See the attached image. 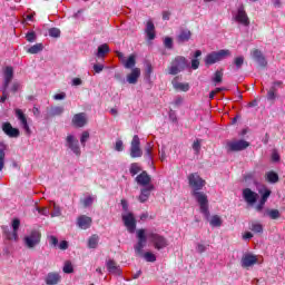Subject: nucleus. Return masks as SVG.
Instances as JSON below:
<instances>
[{
    "instance_id": "f257e3e1",
    "label": "nucleus",
    "mask_w": 285,
    "mask_h": 285,
    "mask_svg": "<svg viewBox=\"0 0 285 285\" xmlns=\"http://www.w3.org/2000/svg\"><path fill=\"white\" fill-rule=\"evenodd\" d=\"M136 237L138 239L137 244L134 246L136 255H144V248H146L147 242H149L156 250L168 248V238L153 229H138Z\"/></svg>"
},
{
    "instance_id": "f03ea898",
    "label": "nucleus",
    "mask_w": 285,
    "mask_h": 285,
    "mask_svg": "<svg viewBox=\"0 0 285 285\" xmlns=\"http://www.w3.org/2000/svg\"><path fill=\"white\" fill-rule=\"evenodd\" d=\"M188 184L191 188L193 197H195L196 202L199 204L200 213L208 219V217H210L208 196L204 191H199L206 186V180H204L199 174L194 173L188 176Z\"/></svg>"
},
{
    "instance_id": "7ed1b4c3",
    "label": "nucleus",
    "mask_w": 285,
    "mask_h": 285,
    "mask_svg": "<svg viewBox=\"0 0 285 285\" xmlns=\"http://www.w3.org/2000/svg\"><path fill=\"white\" fill-rule=\"evenodd\" d=\"M227 57H230V50L228 49L213 51L206 56L205 63L206 66H213L214 63H218V61H224Z\"/></svg>"
},
{
    "instance_id": "20e7f679",
    "label": "nucleus",
    "mask_w": 285,
    "mask_h": 285,
    "mask_svg": "<svg viewBox=\"0 0 285 285\" xmlns=\"http://www.w3.org/2000/svg\"><path fill=\"white\" fill-rule=\"evenodd\" d=\"M186 68H188V60H186L181 56H178L171 61V65L169 67V73L179 75V72L186 70Z\"/></svg>"
},
{
    "instance_id": "39448f33",
    "label": "nucleus",
    "mask_w": 285,
    "mask_h": 285,
    "mask_svg": "<svg viewBox=\"0 0 285 285\" xmlns=\"http://www.w3.org/2000/svg\"><path fill=\"white\" fill-rule=\"evenodd\" d=\"M66 147L71 150L76 157H81V146H79V140L77 139V136L69 134L66 137Z\"/></svg>"
},
{
    "instance_id": "423d86ee",
    "label": "nucleus",
    "mask_w": 285,
    "mask_h": 285,
    "mask_svg": "<svg viewBox=\"0 0 285 285\" xmlns=\"http://www.w3.org/2000/svg\"><path fill=\"white\" fill-rule=\"evenodd\" d=\"M250 146L249 141L246 140H228L226 142V149L228 153H239L242 150H246Z\"/></svg>"
},
{
    "instance_id": "0eeeda50",
    "label": "nucleus",
    "mask_w": 285,
    "mask_h": 285,
    "mask_svg": "<svg viewBox=\"0 0 285 285\" xmlns=\"http://www.w3.org/2000/svg\"><path fill=\"white\" fill-rule=\"evenodd\" d=\"M23 242L27 248H36V246L41 244V233H39V230H32L30 234L24 236Z\"/></svg>"
},
{
    "instance_id": "6e6552de",
    "label": "nucleus",
    "mask_w": 285,
    "mask_h": 285,
    "mask_svg": "<svg viewBox=\"0 0 285 285\" xmlns=\"http://www.w3.org/2000/svg\"><path fill=\"white\" fill-rule=\"evenodd\" d=\"M142 155L144 151L141 150V140L139 139V136L135 135L130 144V157L132 159H137Z\"/></svg>"
},
{
    "instance_id": "1a4fd4ad",
    "label": "nucleus",
    "mask_w": 285,
    "mask_h": 285,
    "mask_svg": "<svg viewBox=\"0 0 285 285\" xmlns=\"http://www.w3.org/2000/svg\"><path fill=\"white\" fill-rule=\"evenodd\" d=\"M14 115L26 135H32V130L30 129V125L28 124V116L23 112V110L16 108Z\"/></svg>"
},
{
    "instance_id": "9d476101",
    "label": "nucleus",
    "mask_w": 285,
    "mask_h": 285,
    "mask_svg": "<svg viewBox=\"0 0 285 285\" xmlns=\"http://www.w3.org/2000/svg\"><path fill=\"white\" fill-rule=\"evenodd\" d=\"M233 19L236 23H240V26H250V20L248 19V14L246 13V10H244L243 4L233 13Z\"/></svg>"
},
{
    "instance_id": "9b49d317",
    "label": "nucleus",
    "mask_w": 285,
    "mask_h": 285,
    "mask_svg": "<svg viewBox=\"0 0 285 285\" xmlns=\"http://www.w3.org/2000/svg\"><path fill=\"white\" fill-rule=\"evenodd\" d=\"M122 222L128 233H135V230L137 229V220L135 219V214H132L131 212L124 213Z\"/></svg>"
},
{
    "instance_id": "f8f14e48",
    "label": "nucleus",
    "mask_w": 285,
    "mask_h": 285,
    "mask_svg": "<svg viewBox=\"0 0 285 285\" xmlns=\"http://www.w3.org/2000/svg\"><path fill=\"white\" fill-rule=\"evenodd\" d=\"M255 264H262V262H259V258L253 254H245L240 259L243 268H250L252 266H255Z\"/></svg>"
},
{
    "instance_id": "ddd939ff",
    "label": "nucleus",
    "mask_w": 285,
    "mask_h": 285,
    "mask_svg": "<svg viewBox=\"0 0 285 285\" xmlns=\"http://www.w3.org/2000/svg\"><path fill=\"white\" fill-rule=\"evenodd\" d=\"M153 150H155V144L147 142L145 146L144 159L149 166L155 165V154L153 153Z\"/></svg>"
},
{
    "instance_id": "4468645a",
    "label": "nucleus",
    "mask_w": 285,
    "mask_h": 285,
    "mask_svg": "<svg viewBox=\"0 0 285 285\" xmlns=\"http://www.w3.org/2000/svg\"><path fill=\"white\" fill-rule=\"evenodd\" d=\"M2 132H4V135H7V137H10V139H17V137H19V135H21L19 129L12 127V124H10V122L2 124Z\"/></svg>"
},
{
    "instance_id": "2eb2a0df",
    "label": "nucleus",
    "mask_w": 285,
    "mask_h": 285,
    "mask_svg": "<svg viewBox=\"0 0 285 285\" xmlns=\"http://www.w3.org/2000/svg\"><path fill=\"white\" fill-rule=\"evenodd\" d=\"M2 75H3V88L4 90H8V86H10V81H12V79H14V69L10 66L4 67L2 70Z\"/></svg>"
},
{
    "instance_id": "dca6fc26",
    "label": "nucleus",
    "mask_w": 285,
    "mask_h": 285,
    "mask_svg": "<svg viewBox=\"0 0 285 285\" xmlns=\"http://www.w3.org/2000/svg\"><path fill=\"white\" fill-rule=\"evenodd\" d=\"M258 197L259 195L253 191V189L250 188H245L243 190V199H245L246 204H248L249 206H253V204L257 202Z\"/></svg>"
},
{
    "instance_id": "f3484780",
    "label": "nucleus",
    "mask_w": 285,
    "mask_h": 285,
    "mask_svg": "<svg viewBox=\"0 0 285 285\" xmlns=\"http://www.w3.org/2000/svg\"><path fill=\"white\" fill-rule=\"evenodd\" d=\"M71 124L76 128H83V126H86V124H88V116H86L85 112L76 114L72 117Z\"/></svg>"
},
{
    "instance_id": "a211bd4d",
    "label": "nucleus",
    "mask_w": 285,
    "mask_h": 285,
    "mask_svg": "<svg viewBox=\"0 0 285 285\" xmlns=\"http://www.w3.org/2000/svg\"><path fill=\"white\" fill-rule=\"evenodd\" d=\"M77 226L81 230H88L92 226V218L90 216L81 215L77 218Z\"/></svg>"
},
{
    "instance_id": "6ab92c4d",
    "label": "nucleus",
    "mask_w": 285,
    "mask_h": 285,
    "mask_svg": "<svg viewBox=\"0 0 285 285\" xmlns=\"http://www.w3.org/2000/svg\"><path fill=\"white\" fill-rule=\"evenodd\" d=\"M153 190H155V185L142 187L140 189V195L138 196V202H140V204H146V202L150 199V193H153Z\"/></svg>"
},
{
    "instance_id": "aec40b11",
    "label": "nucleus",
    "mask_w": 285,
    "mask_h": 285,
    "mask_svg": "<svg viewBox=\"0 0 285 285\" xmlns=\"http://www.w3.org/2000/svg\"><path fill=\"white\" fill-rule=\"evenodd\" d=\"M136 181H137L138 186H144V188H146L148 186H153V184H150V181H153V178H150V175H148L147 171L140 173L136 177Z\"/></svg>"
},
{
    "instance_id": "412c9836",
    "label": "nucleus",
    "mask_w": 285,
    "mask_h": 285,
    "mask_svg": "<svg viewBox=\"0 0 285 285\" xmlns=\"http://www.w3.org/2000/svg\"><path fill=\"white\" fill-rule=\"evenodd\" d=\"M252 57L258 63V66H261L262 68H266L268 62L266 61V58L264 57L262 51L255 49L254 51H252Z\"/></svg>"
},
{
    "instance_id": "4be33fe9",
    "label": "nucleus",
    "mask_w": 285,
    "mask_h": 285,
    "mask_svg": "<svg viewBox=\"0 0 285 285\" xmlns=\"http://www.w3.org/2000/svg\"><path fill=\"white\" fill-rule=\"evenodd\" d=\"M171 83L175 90H180V92H188L190 90V85L188 82H179V78H175Z\"/></svg>"
},
{
    "instance_id": "5701e85b",
    "label": "nucleus",
    "mask_w": 285,
    "mask_h": 285,
    "mask_svg": "<svg viewBox=\"0 0 285 285\" xmlns=\"http://www.w3.org/2000/svg\"><path fill=\"white\" fill-rule=\"evenodd\" d=\"M145 33L147 35L148 41H153L155 37H157L155 32V23H153V20L147 21Z\"/></svg>"
},
{
    "instance_id": "b1692460",
    "label": "nucleus",
    "mask_w": 285,
    "mask_h": 285,
    "mask_svg": "<svg viewBox=\"0 0 285 285\" xmlns=\"http://www.w3.org/2000/svg\"><path fill=\"white\" fill-rule=\"evenodd\" d=\"M61 282V275L57 272H51L46 277L47 285H56Z\"/></svg>"
},
{
    "instance_id": "393cba45",
    "label": "nucleus",
    "mask_w": 285,
    "mask_h": 285,
    "mask_svg": "<svg viewBox=\"0 0 285 285\" xmlns=\"http://www.w3.org/2000/svg\"><path fill=\"white\" fill-rule=\"evenodd\" d=\"M139 77H141V69L134 68L129 75H127V81L128 83H137Z\"/></svg>"
},
{
    "instance_id": "a878e982",
    "label": "nucleus",
    "mask_w": 285,
    "mask_h": 285,
    "mask_svg": "<svg viewBox=\"0 0 285 285\" xmlns=\"http://www.w3.org/2000/svg\"><path fill=\"white\" fill-rule=\"evenodd\" d=\"M107 271H109L111 275H121V267H119L112 259L107 262Z\"/></svg>"
},
{
    "instance_id": "bb28decb",
    "label": "nucleus",
    "mask_w": 285,
    "mask_h": 285,
    "mask_svg": "<svg viewBox=\"0 0 285 285\" xmlns=\"http://www.w3.org/2000/svg\"><path fill=\"white\" fill-rule=\"evenodd\" d=\"M19 226H21V220H19V218H14L12 220V228H13V233L12 234H7V237L9 239H14V242H17V239L19 238L17 230H19Z\"/></svg>"
},
{
    "instance_id": "cd10ccee",
    "label": "nucleus",
    "mask_w": 285,
    "mask_h": 285,
    "mask_svg": "<svg viewBox=\"0 0 285 285\" xmlns=\"http://www.w3.org/2000/svg\"><path fill=\"white\" fill-rule=\"evenodd\" d=\"M190 37H193V33L188 29H181L179 35L177 36V41L179 43H185V41H190Z\"/></svg>"
},
{
    "instance_id": "c85d7f7f",
    "label": "nucleus",
    "mask_w": 285,
    "mask_h": 285,
    "mask_svg": "<svg viewBox=\"0 0 285 285\" xmlns=\"http://www.w3.org/2000/svg\"><path fill=\"white\" fill-rule=\"evenodd\" d=\"M122 65L125 68L130 70V68H135V66L137 65V58L135 57V55H131L128 57L127 60H122Z\"/></svg>"
},
{
    "instance_id": "c756f323",
    "label": "nucleus",
    "mask_w": 285,
    "mask_h": 285,
    "mask_svg": "<svg viewBox=\"0 0 285 285\" xmlns=\"http://www.w3.org/2000/svg\"><path fill=\"white\" fill-rule=\"evenodd\" d=\"M265 179L269 184H277L279 181V175H277V173H275V171H267L265 174Z\"/></svg>"
},
{
    "instance_id": "7c9ffc66",
    "label": "nucleus",
    "mask_w": 285,
    "mask_h": 285,
    "mask_svg": "<svg viewBox=\"0 0 285 285\" xmlns=\"http://www.w3.org/2000/svg\"><path fill=\"white\" fill-rule=\"evenodd\" d=\"M108 52H110V47H108L107 43L100 45L98 47L97 57L99 59H104V57H106V55H108Z\"/></svg>"
},
{
    "instance_id": "2f4dec72",
    "label": "nucleus",
    "mask_w": 285,
    "mask_h": 285,
    "mask_svg": "<svg viewBox=\"0 0 285 285\" xmlns=\"http://www.w3.org/2000/svg\"><path fill=\"white\" fill-rule=\"evenodd\" d=\"M65 108L61 106L51 107L49 110V117H61V114L65 112Z\"/></svg>"
},
{
    "instance_id": "473e14b6",
    "label": "nucleus",
    "mask_w": 285,
    "mask_h": 285,
    "mask_svg": "<svg viewBox=\"0 0 285 285\" xmlns=\"http://www.w3.org/2000/svg\"><path fill=\"white\" fill-rule=\"evenodd\" d=\"M43 50V43H36L27 49L29 55H39Z\"/></svg>"
},
{
    "instance_id": "72a5a7b5",
    "label": "nucleus",
    "mask_w": 285,
    "mask_h": 285,
    "mask_svg": "<svg viewBox=\"0 0 285 285\" xmlns=\"http://www.w3.org/2000/svg\"><path fill=\"white\" fill-rule=\"evenodd\" d=\"M129 173L131 177H135V175H139V173H141V166L139 165V163H132L129 167Z\"/></svg>"
},
{
    "instance_id": "f704fd0d",
    "label": "nucleus",
    "mask_w": 285,
    "mask_h": 285,
    "mask_svg": "<svg viewBox=\"0 0 285 285\" xmlns=\"http://www.w3.org/2000/svg\"><path fill=\"white\" fill-rule=\"evenodd\" d=\"M249 229L252 230V233L262 234L264 233V225H262L261 223H252Z\"/></svg>"
},
{
    "instance_id": "c9c22d12",
    "label": "nucleus",
    "mask_w": 285,
    "mask_h": 285,
    "mask_svg": "<svg viewBox=\"0 0 285 285\" xmlns=\"http://www.w3.org/2000/svg\"><path fill=\"white\" fill-rule=\"evenodd\" d=\"M209 224L214 228H219V226H222V224H223L222 217H219L218 215L212 216Z\"/></svg>"
},
{
    "instance_id": "e433bc0d",
    "label": "nucleus",
    "mask_w": 285,
    "mask_h": 285,
    "mask_svg": "<svg viewBox=\"0 0 285 285\" xmlns=\"http://www.w3.org/2000/svg\"><path fill=\"white\" fill-rule=\"evenodd\" d=\"M139 257H144L145 262H157V256L153 254V252L142 253L141 255H138Z\"/></svg>"
},
{
    "instance_id": "4c0bfd02",
    "label": "nucleus",
    "mask_w": 285,
    "mask_h": 285,
    "mask_svg": "<svg viewBox=\"0 0 285 285\" xmlns=\"http://www.w3.org/2000/svg\"><path fill=\"white\" fill-rule=\"evenodd\" d=\"M223 79H224V72L222 70H217L214 73V77L212 78V81H214L215 86H217L218 83H222Z\"/></svg>"
},
{
    "instance_id": "58836bf2",
    "label": "nucleus",
    "mask_w": 285,
    "mask_h": 285,
    "mask_svg": "<svg viewBox=\"0 0 285 285\" xmlns=\"http://www.w3.org/2000/svg\"><path fill=\"white\" fill-rule=\"evenodd\" d=\"M99 244V236L92 235L88 240V248H97Z\"/></svg>"
},
{
    "instance_id": "ea45409f",
    "label": "nucleus",
    "mask_w": 285,
    "mask_h": 285,
    "mask_svg": "<svg viewBox=\"0 0 285 285\" xmlns=\"http://www.w3.org/2000/svg\"><path fill=\"white\" fill-rule=\"evenodd\" d=\"M97 200L96 196H87L83 200L82 204L85 206V208H90V206L92 204H95V202Z\"/></svg>"
},
{
    "instance_id": "a19ab883",
    "label": "nucleus",
    "mask_w": 285,
    "mask_h": 285,
    "mask_svg": "<svg viewBox=\"0 0 285 285\" xmlns=\"http://www.w3.org/2000/svg\"><path fill=\"white\" fill-rule=\"evenodd\" d=\"M53 212L50 214L51 217H61V207L57 203H52Z\"/></svg>"
},
{
    "instance_id": "79ce46f5",
    "label": "nucleus",
    "mask_w": 285,
    "mask_h": 285,
    "mask_svg": "<svg viewBox=\"0 0 285 285\" xmlns=\"http://www.w3.org/2000/svg\"><path fill=\"white\" fill-rule=\"evenodd\" d=\"M208 246L207 244H204V243H197L196 244V253H206V250H208Z\"/></svg>"
},
{
    "instance_id": "37998d69",
    "label": "nucleus",
    "mask_w": 285,
    "mask_h": 285,
    "mask_svg": "<svg viewBox=\"0 0 285 285\" xmlns=\"http://www.w3.org/2000/svg\"><path fill=\"white\" fill-rule=\"evenodd\" d=\"M49 37H53V39H59V37H61V30H59L58 28L49 29Z\"/></svg>"
},
{
    "instance_id": "c03bdc74",
    "label": "nucleus",
    "mask_w": 285,
    "mask_h": 285,
    "mask_svg": "<svg viewBox=\"0 0 285 285\" xmlns=\"http://www.w3.org/2000/svg\"><path fill=\"white\" fill-rule=\"evenodd\" d=\"M6 166V150L0 147V171L3 170V167Z\"/></svg>"
},
{
    "instance_id": "a18cd8bd",
    "label": "nucleus",
    "mask_w": 285,
    "mask_h": 285,
    "mask_svg": "<svg viewBox=\"0 0 285 285\" xmlns=\"http://www.w3.org/2000/svg\"><path fill=\"white\" fill-rule=\"evenodd\" d=\"M26 39L29 41V43H35V41H37V33H35V31H29L26 35Z\"/></svg>"
},
{
    "instance_id": "49530a36",
    "label": "nucleus",
    "mask_w": 285,
    "mask_h": 285,
    "mask_svg": "<svg viewBox=\"0 0 285 285\" xmlns=\"http://www.w3.org/2000/svg\"><path fill=\"white\" fill-rule=\"evenodd\" d=\"M88 139H90V132L88 131H83L80 136V144L81 146H86V141H88Z\"/></svg>"
},
{
    "instance_id": "de8ad7c7",
    "label": "nucleus",
    "mask_w": 285,
    "mask_h": 285,
    "mask_svg": "<svg viewBox=\"0 0 285 285\" xmlns=\"http://www.w3.org/2000/svg\"><path fill=\"white\" fill-rule=\"evenodd\" d=\"M36 210L40 214L43 215L45 217H49L50 216V209H48V207H37Z\"/></svg>"
},
{
    "instance_id": "09e8293b",
    "label": "nucleus",
    "mask_w": 285,
    "mask_h": 285,
    "mask_svg": "<svg viewBox=\"0 0 285 285\" xmlns=\"http://www.w3.org/2000/svg\"><path fill=\"white\" fill-rule=\"evenodd\" d=\"M63 273L70 274L72 273L75 269L72 267V263L70 262H66L62 268Z\"/></svg>"
},
{
    "instance_id": "8fccbe9b",
    "label": "nucleus",
    "mask_w": 285,
    "mask_h": 285,
    "mask_svg": "<svg viewBox=\"0 0 285 285\" xmlns=\"http://www.w3.org/2000/svg\"><path fill=\"white\" fill-rule=\"evenodd\" d=\"M268 217L271 219H279V210L277 209H271L268 213H267Z\"/></svg>"
},
{
    "instance_id": "3c124183",
    "label": "nucleus",
    "mask_w": 285,
    "mask_h": 285,
    "mask_svg": "<svg viewBox=\"0 0 285 285\" xmlns=\"http://www.w3.org/2000/svg\"><path fill=\"white\" fill-rule=\"evenodd\" d=\"M234 63L237 69L242 68V66H244V56L236 57Z\"/></svg>"
},
{
    "instance_id": "603ef678",
    "label": "nucleus",
    "mask_w": 285,
    "mask_h": 285,
    "mask_svg": "<svg viewBox=\"0 0 285 285\" xmlns=\"http://www.w3.org/2000/svg\"><path fill=\"white\" fill-rule=\"evenodd\" d=\"M115 150L117 153L124 151V141L121 139L116 140Z\"/></svg>"
},
{
    "instance_id": "864d4df0",
    "label": "nucleus",
    "mask_w": 285,
    "mask_h": 285,
    "mask_svg": "<svg viewBox=\"0 0 285 285\" xmlns=\"http://www.w3.org/2000/svg\"><path fill=\"white\" fill-rule=\"evenodd\" d=\"M268 197H271V190L269 189H265L264 194L262 195L261 198V203L262 204H266V202H268Z\"/></svg>"
},
{
    "instance_id": "5fc2aeb1",
    "label": "nucleus",
    "mask_w": 285,
    "mask_h": 285,
    "mask_svg": "<svg viewBox=\"0 0 285 285\" xmlns=\"http://www.w3.org/2000/svg\"><path fill=\"white\" fill-rule=\"evenodd\" d=\"M165 48H168L169 50L173 49V38L166 37L164 40Z\"/></svg>"
},
{
    "instance_id": "6e6d98bb",
    "label": "nucleus",
    "mask_w": 285,
    "mask_h": 285,
    "mask_svg": "<svg viewBox=\"0 0 285 285\" xmlns=\"http://www.w3.org/2000/svg\"><path fill=\"white\" fill-rule=\"evenodd\" d=\"M167 156H166V147H161V150H159V160L160 161H166Z\"/></svg>"
},
{
    "instance_id": "4d7b16f0",
    "label": "nucleus",
    "mask_w": 285,
    "mask_h": 285,
    "mask_svg": "<svg viewBox=\"0 0 285 285\" xmlns=\"http://www.w3.org/2000/svg\"><path fill=\"white\" fill-rule=\"evenodd\" d=\"M193 150L197 154L199 150H202V142L199 140L194 141L193 144Z\"/></svg>"
},
{
    "instance_id": "13d9d810",
    "label": "nucleus",
    "mask_w": 285,
    "mask_h": 285,
    "mask_svg": "<svg viewBox=\"0 0 285 285\" xmlns=\"http://www.w3.org/2000/svg\"><path fill=\"white\" fill-rule=\"evenodd\" d=\"M275 97V87H272V89L267 92V99L269 101H274Z\"/></svg>"
},
{
    "instance_id": "bf43d9fd",
    "label": "nucleus",
    "mask_w": 285,
    "mask_h": 285,
    "mask_svg": "<svg viewBox=\"0 0 285 285\" xmlns=\"http://www.w3.org/2000/svg\"><path fill=\"white\" fill-rule=\"evenodd\" d=\"M53 99H55L56 101H61V100L66 99V92L56 94V95L53 96Z\"/></svg>"
},
{
    "instance_id": "052dcab7",
    "label": "nucleus",
    "mask_w": 285,
    "mask_h": 285,
    "mask_svg": "<svg viewBox=\"0 0 285 285\" xmlns=\"http://www.w3.org/2000/svg\"><path fill=\"white\" fill-rule=\"evenodd\" d=\"M94 70L99 75V72L104 71V65H99V63L94 65Z\"/></svg>"
},
{
    "instance_id": "680f3d73",
    "label": "nucleus",
    "mask_w": 285,
    "mask_h": 285,
    "mask_svg": "<svg viewBox=\"0 0 285 285\" xmlns=\"http://www.w3.org/2000/svg\"><path fill=\"white\" fill-rule=\"evenodd\" d=\"M49 243L51 244V246H57V244H59V239H57L56 236H50Z\"/></svg>"
},
{
    "instance_id": "e2e57ef3",
    "label": "nucleus",
    "mask_w": 285,
    "mask_h": 285,
    "mask_svg": "<svg viewBox=\"0 0 285 285\" xmlns=\"http://www.w3.org/2000/svg\"><path fill=\"white\" fill-rule=\"evenodd\" d=\"M59 248L60 250H68V242L67 240L60 242Z\"/></svg>"
},
{
    "instance_id": "0e129e2a",
    "label": "nucleus",
    "mask_w": 285,
    "mask_h": 285,
    "mask_svg": "<svg viewBox=\"0 0 285 285\" xmlns=\"http://www.w3.org/2000/svg\"><path fill=\"white\" fill-rule=\"evenodd\" d=\"M243 239L246 242V240H248V239H253V233H250V232H245L244 234H243Z\"/></svg>"
},
{
    "instance_id": "69168bd1",
    "label": "nucleus",
    "mask_w": 285,
    "mask_h": 285,
    "mask_svg": "<svg viewBox=\"0 0 285 285\" xmlns=\"http://www.w3.org/2000/svg\"><path fill=\"white\" fill-rule=\"evenodd\" d=\"M191 68H193V70H197V68H199V60L198 59H193L191 60Z\"/></svg>"
},
{
    "instance_id": "338daca9",
    "label": "nucleus",
    "mask_w": 285,
    "mask_h": 285,
    "mask_svg": "<svg viewBox=\"0 0 285 285\" xmlns=\"http://www.w3.org/2000/svg\"><path fill=\"white\" fill-rule=\"evenodd\" d=\"M19 88H21V83H19V82H13L11 86L12 92H17V90H19Z\"/></svg>"
},
{
    "instance_id": "774afa93",
    "label": "nucleus",
    "mask_w": 285,
    "mask_h": 285,
    "mask_svg": "<svg viewBox=\"0 0 285 285\" xmlns=\"http://www.w3.org/2000/svg\"><path fill=\"white\" fill-rule=\"evenodd\" d=\"M81 83H83L81 78H73L72 79V86H81Z\"/></svg>"
}]
</instances>
